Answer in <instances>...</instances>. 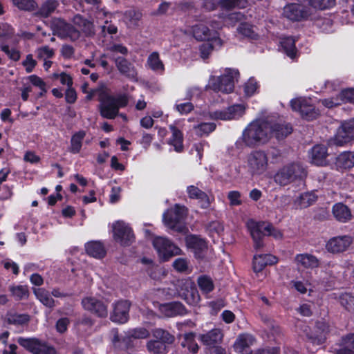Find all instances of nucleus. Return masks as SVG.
<instances>
[{
    "label": "nucleus",
    "mask_w": 354,
    "mask_h": 354,
    "mask_svg": "<svg viewBox=\"0 0 354 354\" xmlns=\"http://www.w3.org/2000/svg\"><path fill=\"white\" fill-rule=\"evenodd\" d=\"M222 46V41L220 38H214L210 41L203 43L200 46L201 56L203 59H206L212 51L214 47H221Z\"/></svg>",
    "instance_id": "nucleus-37"
},
{
    "label": "nucleus",
    "mask_w": 354,
    "mask_h": 354,
    "mask_svg": "<svg viewBox=\"0 0 354 354\" xmlns=\"http://www.w3.org/2000/svg\"><path fill=\"white\" fill-rule=\"evenodd\" d=\"M11 3L20 11L31 12L38 8L35 0H11Z\"/></svg>",
    "instance_id": "nucleus-35"
},
{
    "label": "nucleus",
    "mask_w": 354,
    "mask_h": 354,
    "mask_svg": "<svg viewBox=\"0 0 354 354\" xmlns=\"http://www.w3.org/2000/svg\"><path fill=\"white\" fill-rule=\"evenodd\" d=\"M83 308L99 318H106L108 315V303L94 297L82 299Z\"/></svg>",
    "instance_id": "nucleus-11"
},
{
    "label": "nucleus",
    "mask_w": 354,
    "mask_h": 354,
    "mask_svg": "<svg viewBox=\"0 0 354 354\" xmlns=\"http://www.w3.org/2000/svg\"><path fill=\"white\" fill-rule=\"evenodd\" d=\"M113 238L122 247L130 246L136 239L133 229L122 221H117L113 224Z\"/></svg>",
    "instance_id": "nucleus-8"
},
{
    "label": "nucleus",
    "mask_w": 354,
    "mask_h": 354,
    "mask_svg": "<svg viewBox=\"0 0 354 354\" xmlns=\"http://www.w3.org/2000/svg\"><path fill=\"white\" fill-rule=\"evenodd\" d=\"M312 162L316 165L322 166L326 163L328 156L326 147L324 145H316L311 149Z\"/></svg>",
    "instance_id": "nucleus-30"
},
{
    "label": "nucleus",
    "mask_w": 354,
    "mask_h": 354,
    "mask_svg": "<svg viewBox=\"0 0 354 354\" xmlns=\"http://www.w3.org/2000/svg\"><path fill=\"white\" fill-rule=\"evenodd\" d=\"M354 139V120L344 122L337 129L330 144L342 146Z\"/></svg>",
    "instance_id": "nucleus-16"
},
{
    "label": "nucleus",
    "mask_w": 354,
    "mask_h": 354,
    "mask_svg": "<svg viewBox=\"0 0 354 354\" xmlns=\"http://www.w3.org/2000/svg\"><path fill=\"white\" fill-rule=\"evenodd\" d=\"M307 176L306 168L299 162L288 164L281 168L274 175L276 183L285 186L290 183L303 180Z\"/></svg>",
    "instance_id": "nucleus-3"
},
{
    "label": "nucleus",
    "mask_w": 354,
    "mask_h": 354,
    "mask_svg": "<svg viewBox=\"0 0 354 354\" xmlns=\"http://www.w3.org/2000/svg\"><path fill=\"white\" fill-rule=\"evenodd\" d=\"M185 242L186 246L192 249L198 257H201L199 254L207 248L206 241L198 235L187 234L185 237Z\"/></svg>",
    "instance_id": "nucleus-22"
},
{
    "label": "nucleus",
    "mask_w": 354,
    "mask_h": 354,
    "mask_svg": "<svg viewBox=\"0 0 354 354\" xmlns=\"http://www.w3.org/2000/svg\"><path fill=\"white\" fill-rule=\"evenodd\" d=\"M86 133L84 130H80L75 132L71 138L70 146L68 147V151L73 154H77L80 152L83 141Z\"/></svg>",
    "instance_id": "nucleus-27"
},
{
    "label": "nucleus",
    "mask_w": 354,
    "mask_h": 354,
    "mask_svg": "<svg viewBox=\"0 0 354 354\" xmlns=\"http://www.w3.org/2000/svg\"><path fill=\"white\" fill-rule=\"evenodd\" d=\"M283 15L291 21H301L307 19L310 16V12L301 5L291 3L283 8Z\"/></svg>",
    "instance_id": "nucleus-19"
},
{
    "label": "nucleus",
    "mask_w": 354,
    "mask_h": 354,
    "mask_svg": "<svg viewBox=\"0 0 354 354\" xmlns=\"http://www.w3.org/2000/svg\"><path fill=\"white\" fill-rule=\"evenodd\" d=\"M147 64L150 69L155 72L162 73L165 70L164 64L157 52H153L149 55L147 58Z\"/></svg>",
    "instance_id": "nucleus-38"
},
{
    "label": "nucleus",
    "mask_w": 354,
    "mask_h": 354,
    "mask_svg": "<svg viewBox=\"0 0 354 354\" xmlns=\"http://www.w3.org/2000/svg\"><path fill=\"white\" fill-rule=\"evenodd\" d=\"M53 34L62 39L75 41L80 37V32L73 25L61 18L55 19L51 24Z\"/></svg>",
    "instance_id": "nucleus-7"
},
{
    "label": "nucleus",
    "mask_w": 354,
    "mask_h": 354,
    "mask_svg": "<svg viewBox=\"0 0 354 354\" xmlns=\"http://www.w3.org/2000/svg\"><path fill=\"white\" fill-rule=\"evenodd\" d=\"M225 23L228 25H234L236 22L243 19L244 15L241 12H233L225 17Z\"/></svg>",
    "instance_id": "nucleus-59"
},
{
    "label": "nucleus",
    "mask_w": 354,
    "mask_h": 354,
    "mask_svg": "<svg viewBox=\"0 0 354 354\" xmlns=\"http://www.w3.org/2000/svg\"><path fill=\"white\" fill-rule=\"evenodd\" d=\"M85 250L88 255L97 259H103L106 254L104 245L100 241H91L86 243Z\"/></svg>",
    "instance_id": "nucleus-23"
},
{
    "label": "nucleus",
    "mask_w": 354,
    "mask_h": 354,
    "mask_svg": "<svg viewBox=\"0 0 354 354\" xmlns=\"http://www.w3.org/2000/svg\"><path fill=\"white\" fill-rule=\"evenodd\" d=\"M335 165L338 169H348L354 167V152L344 151L336 158Z\"/></svg>",
    "instance_id": "nucleus-31"
},
{
    "label": "nucleus",
    "mask_w": 354,
    "mask_h": 354,
    "mask_svg": "<svg viewBox=\"0 0 354 354\" xmlns=\"http://www.w3.org/2000/svg\"><path fill=\"white\" fill-rule=\"evenodd\" d=\"M196 133L198 136H203V135H208L209 133L214 131L216 129V124L213 122H204L194 127Z\"/></svg>",
    "instance_id": "nucleus-53"
},
{
    "label": "nucleus",
    "mask_w": 354,
    "mask_h": 354,
    "mask_svg": "<svg viewBox=\"0 0 354 354\" xmlns=\"http://www.w3.org/2000/svg\"><path fill=\"white\" fill-rule=\"evenodd\" d=\"M37 61L33 59L32 54L26 55V59L22 62L21 64L25 67L26 72L30 73L33 71L37 66Z\"/></svg>",
    "instance_id": "nucleus-56"
},
{
    "label": "nucleus",
    "mask_w": 354,
    "mask_h": 354,
    "mask_svg": "<svg viewBox=\"0 0 354 354\" xmlns=\"http://www.w3.org/2000/svg\"><path fill=\"white\" fill-rule=\"evenodd\" d=\"M198 284L201 290L205 293L212 291L214 287L212 279L205 275L198 277Z\"/></svg>",
    "instance_id": "nucleus-49"
},
{
    "label": "nucleus",
    "mask_w": 354,
    "mask_h": 354,
    "mask_svg": "<svg viewBox=\"0 0 354 354\" xmlns=\"http://www.w3.org/2000/svg\"><path fill=\"white\" fill-rule=\"evenodd\" d=\"M178 297L189 305L195 304L199 299L197 289L190 278L178 281Z\"/></svg>",
    "instance_id": "nucleus-13"
},
{
    "label": "nucleus",
    "mask_w": 354,
    "mask_h": 354,
    "mask_svg": "<svg viewBox=\"0 0 354 354\" xmlns=\"http://www.w3.org/2000/svg\"><path fill=\"white\" fill-rule=\"evenodd\" d=\"M131 303L128 300H119L113 305L110 319L115 323L124 324L129 319Z\"/></svg>",
    "instance_id": "nucleus-17"
},
{
    "label": "nucleus",
    "mask_w": 354,
    "mask_h": 354,
    "mask_svg": "<svg viewBox=\"0 0 354 354\" xmlns=\"http://www.w3.org/2000/svg\"><path fill=\"white\" fill-rule=\"evenodd\" d=\"M271 123L266 120H256L250 123L243 130L241 140L237 141V148H242L243 145L249 147H254L267 142L271 137Z\"/></svg>",
    "instance_id": "nucleus-1"
},
{
    "label": "nucleus",
    "mask_w": 354,
    "mask_h": 354,
    "mask_svg": "<svg viewBox=\"0 0 354 354\" xmlns=\"http://www.w3.org/2000/svg\"><path fill=\"white\" fill-rule=\"evenodd\" d=\"M73 23L78 26L86 37L92 36L95 34L93 22L80 14H76L73 17Z\"/></svg>",
    "instance_id": "nucleus-25"
},
{
    "label": "nucleus",
    "mask_w": 354,
    "mask_h": 354,
    "mask_svg": "<svg viewBox=\"0 0 354 354\" xmlns=\"http://www.w3.org/2000/svg\"><path fill=\"white\" fill-rule=\"evenodd\" d=\"M14 28L8 24L0 26V44H8L14 36Z\"/></svg>",
    "instance_id": "nucleus-45"
},
{
    "label": "nucleus",
    "mask_w": 354,
    "mask_h": 354,
    "mask_svg": "<svg viewBox=\"0 0 354 354\" xmlns=\"http://www.w3.org/2000/svg\"><path fill=\"white\" fill-rule=\"evenodd\" d=\"M333 214L338 221L342 223H346L352 218L351 209L342 203H338L333 205Z\"/></svg>",
    "instance_id": "nucleus-28"
},
{
    "label": "nucleus",
    "mask_w": 354,
    "mask_h": 354,
    "mask_svg": "<svg viewBox=\"0 0 354 354\" xmlns=\"http://www.w3.org/2000/svg\"><path fill=\"white\" fill-rule=\"evenodd\" d=\"M9 290L12 296L16 301L26 299L29 297V290L28 286H10Z\"/></svg>",
    "instance_id": "nucleus-39"
},
{
    "label": "nucleus",
    "mask_w": 354,
    "mask_h": 354,
    "mask_svg": "<svg viewBox=\"0 0 354 354\" xmlns=\"http://www.w3.org/2000/svg\"><path fill=\"white\" fill-rule=\"evenodd\" d=\"M254 342V337L248 334L240 335L234 344V350L241 354H250V345Z\"/></svg>",
    "instance_id": "nucleus-24"
},
{
    "label": "nucleus",
    "mask_w": 354,
    "mask_h": 354,
    "mask_svg": "<svg viewBox=\"0 0 354 354\" xmlns=\"http://www.w3.org/2000/svg\"><path fill=\"white\" fill-rule=\"evenodd\" d=\"M243 104H234L223 111H216L209 113V118L212 120H229L241 117L245 112Z\"/></svg>",
    "instance_id": "nucleus-18"
},
{
    "label": "nucleus",
    "mask_w": 354,
    "mask_h": 354,
    "mask_svg": "<svg viewBox=\"0 0 354 354\" xmlns=\"http://www.w3.org/2000/svg\"><path fill=\"white\" fill-rule=\"evenodd\" d=\"M295 260L298 263H300L306 268H317L319 265L317 259L311 254H298L297 255Z\"/></svg>",
    "instance_id": "nucleus-40"
},
{
    "label": "nucleus",
    "mask_w": 354,
    "mask_h": 354,
    "mask_svg": "<svg viewBox=\"0 0 354 354\" xmlns=\"http://www.w3.org/2000/svg\"><path fill=\"white\" fill-rule=\"evenodd\" d=\"M258 88L257 82L254 78H250L245 84L244 91L246 95L251 96L257 91Z\"/></svg>",
    "instance_id": "nucleus-58"
},
{
    "label": "nucleus",
    "mask_w": 354,
    "mask_h": 354,
    "mask_svg": "<svg viewBox=\"0 0 354 354\" xmlns=\"http://www.w3.org/2000/svg\"><path fill=\"white\" fill-rule=\"evenodd\" d=\"M133 339H145L149 336V332L145 328H137L129 333Z\"/></svg>",
    "instance_id": "nucleus-63"
},
{
    "label": "nucleus",
    "mask_w": 354,
    "mask_h": 354,
    "mask_svg": "<svg viewBox=\"0 0 354 354\" xmlns=\"http://www.w3.org/2000/svg\"><path fill=\"white\" fill-rule=\"evenodd\" d=\"M18 344L32 354H57L53 346L37 338L19 337Z\"/></svg>",
    "instance_id": "nucleus-9"
},
{
    "label": "nucleus",
    "mask_w": 354,
    "mask_h": 354,
    "mask_svg": "<svg viewBox=\"0 0 354 354\" xmlns=\"http://www.w3.org/2000/svg\"><path fill=\"white\" fill-rule=\"evenodd\" d=\"M209 233L214 236V234L220 235L223 232L224 227L222 223L218 221L210 222L206 227Z\"/></svg>",
    "instance_id": "nucleus-55"
},
{
    "label": "nucleus",
    "mask_w": 354,
    "mask_h": 354,
    "mask_svg": "<svg viewBox=\"0 0 354 354\" xmlns=\"http://www.w3.org/2000/svg\"><path fill=\"white\" fill-rule=\"evenodd\" d=\"M248 165L250 172L254 174L264 173L268 167V158L264 151H254L248 156Z\"/></svg>",
    "instance_id": "nucleus-14"
},
{
    "label": "nucleus",
    "mask_w": 354,
    "mask_h": 354,
    "mask_svg": "<svg viewBox=\"0 0 354 354\" xmlns=\"http://www.w3.org/2000/svg\"><path fill=\"white\" fill-rule=\"evenodd\" d=\"M187 193L190 199H195L199 201L202 209H208L214 201V198L211 199L207 193L195 185L188 186L187 187Z\"/></svg>",
    "instance_id": "nucleus-21"
},
{
    "label": "nucleus",
    "mask_w": 354,
    "mask_h": 354,
    "mask_svg": "<svg viewBox=\"0 0 354 354\" xmlns=\"http://www.w3.org/2000/svg\"><path fill=\"white\" fill-rule=\"evenodd\" d=\"M162 221L167 227L177 232V203L164 212Z\"/></svg>",
    "instance_id": "nucleus-32"
},
{
    "label": "nucleus",
    "mask_w": 354,
    "mask_h": 354,
    "mask_svg": "<svg viewBox=\"0 0 354 354\" xmlns=\"http://www.w3.org/2000/svg\"><path fill=\"white\" fill-rule=\"evenodd\" d=\"M309 4L315 9L326 10L333 7L335 0H309Z\"/></svg>",
    "instance_id": "nucleus-51"
},
{
    "label": "nucleus",
    "mask_w": 354,
    "mask_h": 354,
    "mask_svg": "<svg viewBox=\"0 0 354 354\" xmlns=\"http://www.w3.org/2000/svg\"><path fill=\"white\" fill-rule=\"evenodd\" d=\"M158 310L164 317H175L177 315V301L160 304Z\"/></svg>",
    "instance_id": "nucleus-42"
},
{
    "label": "nucleus",
    "mask_w": 354,
    "mask_h": 354,
    "mask_svg": "<svg viewBox=\"0 0 354 354\" xmlns=\"http://www.w3.org/2000/svg\"><path fill=\"white\" fill-rule=\"evenodd\" d=\"M188 213L189 209L187 207L178 205V232L183 233L185 234L189 232V230L186 226L180 225V222L181 221H184L187 218Z\"/></svg>",
    "instance_id": "nucleus-52"
},
{
    "label": "nucleus",
    "mask_w": 354,
    "mask_h": 354,
    "mask_svg": "<svg viewBox=\"0 0 354 354\" xmlns=\"http://www.w3.org/2000/svg\"><path fill=\"white\" fill-rule=\"evenodd\" d=\"M98 101L100 115L103 118L113 120L118 115L120 108H124L128 105L129 97L126 93L113 96L102 91L98 95Z\"/></svg>",
    "instance_id": "nucleus-2"
},
{
    "label": "nucleus",
    "mask_w": 354,
    "mask_h": 354,
    "mask_svg": "<svg viewBox=\"0 0 354 354\" xmlns=\"http://www.w3.org/2000/svg\"><path fill=\"white\" fill-rule=\"evenodd\" d=\"M30 321V315L26 313H10L8 315L7 322L13 325H24Z\"/></svg>",
    "instance_id": "nucleus-44"
},
{
    "label": "nucleus",
    "mask_w": 354,
    "mask_h": 354,
    "mask_svg": "<svg viewBox=\"0 0 354 354\" xmlns=\"http://www.w3.org/2000/svg\"><path fill=\"white\" fill-rule=\"evenodd\" d=\"M341 102H349L354 104V88L343 90L339 94Z\"/></svg>",
    "instance_id": "nucleus-57"
},
{
    "label": "nucleus",
    "mask_w": 354,
    "mask_h": 354,
    "mask_svg": "<svg viewBox=\"0 0 354 354\" xmlns=\"http://www.w3.org/2000/svg\"><path fill=\"white\" fill-rule=\"evenodd\" d=\"M59 6L57 0H46L35 12V16L47 18L53 14Z\"/></svg>",
    "instance_id": "nucleus-29"
},
{
    "label": "nucleus",
    "mask_w": 354,
    "mask_h": 354,
    "mask_svg": "<svg viewBox=\"0 0 354 354\" xmlns=\"http://www.w3.org/2000/svg\"><path fill=\"white\" fill-rule=\"evenodd\" d=\"M237 31L244 37L250 39H256L258 37V35L256 34L253 27L247 23L241 24V25L237 28Z\"/></svg>",
    "instance_id": "nucleus-50"
},
{
    "label": "nucleus",
    "mask_w": 354,
    "mask_h": 354,
    "mask_svg": "<svg viewBox=\"0 0 354 354\" xmlns=\"http://www.w3.org/2000/svg\"><path fill=\"white\" fill-rule=\"evenodd\" d=\"M281 46L288 57L291 58L295 57L297 50L295 47V40L292 37L283 39L281 41Z\"/></svg>",
    "instance_id": "nucleus-46"
},
{
    "label": "nucleus",
    "mask_w": 354,
    "mask_h": 354,
    "mask_svg": "<svg viewBox=\"0 0 354 354\" xmlns=\"http://www.w3.org/2000/svg\"><path fill=\"white\" fill-rule=\"evenodd\" d=\"M248 228L256 250L263 247V239L266 235L272 236L275 239L282 238L281 232L268 223L251 221L248 223Z\"/></svg>",
    "instance_id": "nucleus-4"
},
{
    "label": "nucleus",
    "mask_w": 354,
    "mask_h": 354,
    "mask_svg": "<svg viewBox=\"0 0 354 354\" xmlns=\"http://www.w3.org/2000/svg\"><path fill=\"white\" fill-rule=\"evenodd\" d=\"M155 339L149 340L147 344V348L152 354H167L168 345L172 344L175 337L167 330L162 328H155L152 330Z\"/></svg>",
    "instance_id": "nucleus-5"
},
{
    "label": "nucleus",
    "mask_w": 354,
    "mask_h": 354,
    "mask_svg": "<svg viewBox=\"0 0 354 354\" xmlns=\"http://www.w3.org/2000/svg\"><path fill=\"white\" fill-rule=\"evenodd\" d=\"M227 198L230 200L231 206L240 205L242 203L241 200V194L238 191H231L227 194Z\"/></svg>",
    "instance_id": "nucleus-62"
},
{
    "label": "nucleus",
    "mask_w": 354,
    "mask_h": 354,
    "mask_svg": "<svg viewBox=\"0 0 354 354\" xmlns=\"http://www.w3.org/2000/svg\"><path fill=\"white\" fill-rule=\"evenodd\" d=\"M339 302L346 309L354 310V291L351 292H344L339 296Z\"/></svg>",
    "instance_id": "nucleus-47"
},
{
    "label": "nucleus",
    "mask_w": 354,
    "mask_h": 354,
    "mask_svg": "<svg viewBox=\"0 0 354 354\" xmlns=\"http://www.w3.org/2000/svg\"><path fill=\"white\" fill-rule=\"evenodd\" d=\"M219 5L225 10H232L235 8H245L248 5V0H220Z\"/></svg>",
    "instance_id": "nucleus-43"
},
{
    "label": "nucleus",
    "mask_w": 354,
    "mask_h": 354,
    "mask_svg": "<svg viewBox=\"0 0 354 354\" xmlns=\"http://www.w3.org/2000/svg\"><path fill=\"white\" fill-rule=\"evenodd\" d=\"M353 243L350 236L344 235L331 238L326 243V249L331 253H340L346 251Z\"/></svg>",
    "instance_id": "nucleus-20"
},
{
    "label": "nucleus",
    "mask_w": 354,
    "mask_h": 354,
    "mask_svg": "<svg viewBox=\"0 0 354 354\" xmlns=\"http://www.w3.org/2000/svg\"><path fill=\"white\" fill-rule=\"evenodd\" d=\"M317 199V196L313 192L301 194L296 200L300 208H306L313 205Z\"/></svg>",
    "instance_id": "nucleus-41"
},
{
    "label": "nucleus",
    "mask_w": 354,
    "mask_h": 354,
    "mask_svg": "<svg viewBox=\"0 0 354 354\" xmlns=\"http://www.w3.org/2000/svg\"><path fill=\"white\" fill-rule=\"evenodd\" d=\"M192 271L189 261L185 258H178V272L189 274Z\"/></svg>",
    "instance_id": "nucleus-61"
},
{
    "label": "nucleus",
    "mask_w": 354,
    "mask_h": 354,
    "mask_svg": "<svg viewBox=\"0 0 354 354\" xmlns=\"http://www.w3.org/2000/svg\"><path fill=\"white\" fill-rule=\"evenodd\" d=\"M193 35L197 40L201 41H209L216 38L214 35H212V32L209 28L203 24H199L194 26L193 29Z\"/></svg>",
    "instance_id": "nucleus-34"
},
{
    "label": "nucleus",
    "mask_w": 354,
    "mask_h": 354,
    "mask_svg": "<svg viewBox=\"0 0 354 354\" xmlns=\"http://www.w3.org/2000/svg\"><path fill=\"white\" fill-rule=\"evenodd\" d=\"M109 58L114 62L119 73L130 80H137L138 72L136 67L127 58L111 55Z\"/></svg>",
    "instance_id": "nucleus-15"
},
{
    "label": "nucleus",
    "mask_w": 354,
    "mask_h": 354,
    "mask_svg": "<svg viewBox=\"0 0 354 354\" xmlns=\"http://www.w3.org/2000/svg\"><path fill=\"white\" fill-rule=\"evenodd\" d=\"M0 49L14 62H17L21 58V52L15 48H10L8 44H0Z\"/></svg>",
    "instance_id": "nucleus-48"
},
{
    "label": "nucleus",
    "mask_w": 354,
    "mask_h": 354,
    "mask_svg": "<svg viewBox=\"0 0 354 354\" xmlns=\"http://www.w3.org/2000/svg\"><path fill=\"white\" fill-rule=\"evenodd\" d=\"M239 75L237 70L227 68L220 77L211 78L209 87L215 91L230 93L233 91L234 82L237 80Z\"/></svg>",
    "instance_id": "nucleus-6"
},
{
    "label": "nucleus",
    "mask_w": 354,
    "mask_h": 354,
    "mask_svg": "<svg viewBox=\"0 0 354 354\" xmlns=\"http://www.w3.org/2000/svg\"><path fill=\"white\" fill-rule=\"evenodd\" d=\"M69 323V319L67 317H62L59 319L55 325L57 331L59 333H65L68 329Z\"/></svg>",
    "instance_id": "nucleus-64"
},
{
    "label": "nucleus",
    "mask_w": 354,
    "mask_h": 354,
    "mask_svg": "<svg viewBox=\"0 0 354 354\" xmlns=\"http://www.w3.org/2000/svg\"><path fill=\"white\" fill-rule=\"evenodd\" d=\"M223 335L219 328H214L205 334L199 335V339L205 346H214L223 339Z\"/></svg>",
    "instance_id": "nucleus-26"
},
{
    "label": "nucleus",
    "mask_w": 354,
    "mask_h": 354,
    "mask_svg": "<svg viewBox=\"0 0 354 354\" xmlns=\"http://www.w3.org/2000/svg\"><path fill=\"white\" fill-rule=\"evenodd\" d=\"M266 266L265 254L255 255L254 257L253 269L254 272H261Z\"/></svg>",
    "instance_id": "nucleus-54"
},
{
    "label": "nucleus",
    "mask_w": 354,
    "mask_h": 354,
    "mask_svg": "<svg viewBox=\"0 0 354 354\" xmlns=\"http://www.w3.org/2000/svg\"><path fill=\"white\" fill-rule=\"evenodd\" d=\"M34 293L36 297L46 306L53 308L55 306V300L52 298L48 291L44 288H38L34 289Z\"/></svg>",
    "instance_id": "nucleus-36"
},
{
    "label": "nucleus",
    "mask_w": 354,
    "mask_h": 354,
    "mask_svg": "<svg viewBox=\"0 0 354 354\" xmlns=\"http://www.w3.org/2000/svg\"><path fill=\"white\" fill-rule=\"evenodd\" d=\"M292 109L298 111L301 116L306 120H313L319 115L315 107L310 103L309 100L305 98H296L290 102Z\"/></svg>",
    "instance_id": "nucleus-12"
},
{
    "label": "nucleus",
    "mask_w": 354,
    "mask_h": 354,
    "mask_svg": "<svg viewBox=\"0 0 354 354\" xmlns=\"http://www.w3.org/2000/svg\"><path fill=\"white\" fill-rule=\"evenodd\" d=\"M271 136H274L278 140H283L292 131V127L288 124L276 123L272 124Z\"/></svg>",
    "instance_id": "nucleus-33"
},
{
    "label": "nucleus",
    "mask_w": 354,
    "mask_h": 354,
    "mask_svg": "<svg viewBox=\"0 0 354 354\" xmlns=\"http://www.w3.org/2000/svg\"><path fill=\"white\" fill-rule=\"evenodd\" d=\"M339 346L354 349V333H350L343 336L339 342Z\"/></svg>",
    "instance_id": "nucleus-60"
},
{
    "label": "nucleus",
    "mask_w": 354,
    "mask_h": 354,
    "mask_svg": "<svg viewBox=\"0 0 354 354\" xmlns=\"http://www.w3.org/2000/svg\"><path fill=\"white\" fill-rule=\"evenodd\" d=\"M152 244L162 261H167L177 254V247L167 238L156 236L153 239Z\"/></svg>",
    "instance_id": "nucleus-10"
}]
</instances>
